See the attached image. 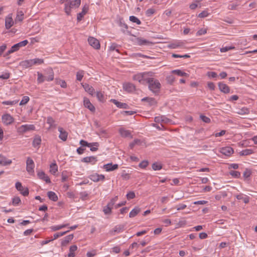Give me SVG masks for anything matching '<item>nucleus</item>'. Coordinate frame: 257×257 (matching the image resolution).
Instances as JSON below:
<instances>
[{
  "label": "nucleus",
  "mask_w": 257,
  "mask_h": 257,
  "mask_svg": "<svg viewBox=\"0 0 257 257\" xmlns=\"http://www.w3.org/2000/svg\"><path fill=\"white\" fill-rule=\"evenodd\" d=\"M73 234H70L65 236L64 239L62 240L61 245L62 246L66 245L68 243L71 241L73 238Z\"/></svg>",
  "instance_id": "32"
},
{
  "label": "nucleus",
  "mask_w": 257,
  "mask_h": 257,
  "mask_svg": "<svg viewBox=\"0 0 257 257\" xmlns=\"http://www.w3.org/2000/svg\"><path fill=\"white\" fill-rule=\"evenodd\" d=\"M154 73L152 72H144L135 74L133 76V80L138 82L140 84L146 85L147 84L150 76H153Z\"/></svg>",
  "instance_id": "1"
},
{
  "label": "nucleus",
  "mask_w": 257,
  "mask_h": 257,
  "mask_svg": "<svg viewBox=\"0 0 257 257\" xmlns=\"http://www.w3.org/2000/svg\"><path fill=\"white\" fill-rule=\"evenodd\" d=\"M253 153L252 149H246L239 152L240 156H248Z\"/></svg>",
  "instance_id": "42"
},
{
  "label": "nucleus",
  "mask_w": 257,
  "mask_h": 257,
  "mask_svg": "<svg viewBox=\"0 0 257 257\" xmlns=\"http://www.w3.org/2000/svg\"><path fill=\"white\" fill-rule=\"evenodd\" d=\"M69 225V224H62L59 225H55L51 226L50 228L53 231H55L66 227Z\"/></svg>",
  "instance_id": "30"
},
{
  "label": "nucleus",
  "mask_w": 257,
  "mask_h": 257,
  "mask_svg": "<svg viewBox=\"0 0 257 257\" xmlns=\"http://www.w3.org/2000/svg\"><path fill=\"white\" fill-rule=\"evenodd\" d=\"M129 20L133 23H136L137 25H140L141 24V21L136 17L131 16L129 18Z\"/></svg>",
  "instance_id": "48"
},
{
  "label": "nucleus",
  "mask_w": 257,
  "mask_h": 257,
  "mask_svg": "<svg viewBox=\"0 0 257 257\" xmlns=\"http://www.w3.org/2000/svg\"><path fill=\"white\" fill-rule=\"evenodd\" d=\"M44 72L46 74H49L48 76H45L42 73L40 72H37V74L38 76L37 78V83L38 84H41L43 83L45 81H51L54 79V74L53 70L51 68H48L44 70Z\"/></svg>",
  "instance_id": "2"
},
{
  "label": "nucleus",
  "mask_w": 257,
  "mask_h": 257,
  "mask_svg": "<svg viewBox=\"0 0 257 257\" xmlns=\"http://www.w3.org/2000/svg\"><path fill=\"white\" fill-rule=\"evenodd\" d=\"M185 42L184 41L177 40L172 42L168 45V48L170 49H184L185 46Z\"/></svg>",
  "instance_id": "7"
},
{
  "label": "nucleus",
  "mask_w": 257,
  "mask_h": 257,
  "mask_svg": "<svg viewBox=\"0 0 257 257\" xmlns=\"http://www.w3.org/2000/svg\"><path fill=\"white\" fill-rule=\"evenodd\" d=\"M220 153L222 154L229 156L233 153V150L230 147H223L220 149Z\"/></svg>",
  "instance_id": "23"
},
{
  "label": "nucleus",
  "mask_w": 257,
  "mask_h": 257,
  "mask_svg": "<svg viewBox=\"0 0 257 257\" xmlns=\"http://www.w3.org/2000/svg\"><path fill=\"white\" fill-rule=\"evenodd\" d=\"M21 202L20 197L15 196L12 199V204L14 206H18Z\"/></svg>",
  "instance_id": "50"
},
{
  "label": "nucleus",
  "mask_w": 257,
  "mask_h": 257,
  "mask_svg": "<svg viewBox=\"0 0 257 257\" xmlns=\"http://www.w3.org/2000/svg\"><path fill=\"white\" fill-rule=\"evenodd\" d=\"M124 230V226L122 225H118L115 226L114 228L110 231L111 235H114L115 232L119 233Z\"/></svg>",
  "instance_id": "29"
},
{
  "label": "nucleus",
  "mask_w": 257,
  "mask_h": 257,
  "mask_svg": "<svg viewBox=\"0 0 257 257\" xmlns=\"http://www.w3.org/2000/svg\"><path fill=\"white\" fill-rule=\"evenodd\" d=\"M156 123H160L161 126L163 127V124L168 123L171 121V120L164 115L156 116L154 119Z\"/></svg>",
  "instance_id": "12"
},
{
  "label": "nucleus",
  "mask_w": 257,
  "mask_h": 257,
  "mask_svg": "<svg viewBox=\"0 0 257 257\" xmlns=\"http://www.w3.org/2000/svg\"><path fill=\"white\" fill-rule=\"evenodd\" d=\"M28 43V41L27 40L21 41L17 44L13 45L11 48L7 52V55L13 53L18 51L20 48L25 46Z\"/></svg>",
  "instance_id": "6"
},
{
  "label": "nucleus",
  "mask_w": 257,
  "mask_h": 257,
  "mask_svg": "<svg viewBox=\"0 0 257 257\" xmlns=\"http://www.w3.org/2000/svg\"><path fill=\"white\" fill-rule=\"evenodd\" d=\"M96 96L98 100L101 102L105 101V98L104 93L101 91H97L96 94Z\"/></svg>",
  "instance_id": "39"
},
{
  "label": "nucleus",
  "mask_w": 257,
  "mask_h": 257,
  "mask_svg": "<svg viewBox=\"0 0 257 257\" xmlns=\"http://www.w3.org/2000/svg\"><path fill=\"white\" fill-rule=\"evenodd\" d=\"M152 168L155 171L160 170L162 168V166L160 163L156 162L153 164Z\"/></svg>",
  "instance_id": "51"
},
{
  "label": "nucleus",
  "mask_w": 257,
  "mask_h": 257,
  "mask_svg": "<svg viewBox=\"0 0 257 257\" xmlns=\"http://www.w3.org/2000/svg\"><path fill=\"white\" fill-rule=\"evenodd\" d=\"M83 104L85 107L87 108L91 111H94L95 110V107L90 102L89 99L86 97H84L83 99Z\"/></svg>",
  "instance_id": "24"
},
{
  "label": "nucleus",
  "mask_w": 257,
  "mask_h": 257,
  "mask_svg": "<svg viewBox=\"0 0 257 257\" xmlns=\"http://www.w3.org/2000/svg\"><path fill=\"white\" fill-rule=\"evenodd\" d=\"M97 161L96 157L94 156L86 157L82 159V162L86 163H90L92 165L95 164Z\"/></svg>",
  "instance_id": "25"
},
{
  "label": "nucleus",
  "mask_w": 257,
  "mask_h": 257,
  "mask_svg": "<svg viewBox=\"0 0 257 257\" xmlns=\"http://www.w3.org/2000/svg\"><path fill=\"white\" fill-rule=\"evenodd\" d=\"M123 89L128 92H132L136 90V86L130 82H126L123 84Z\"/></svg>",
  "instance_id": "16"
},
{
  "label": "nucleus",
  "mask_w": 257,
  "mask_h": 257,
  "mask_svg": "<svg viewBox=\"0 0 257 257\" xmlns=\"http://www.w3.org/2000/svg\"><path fill=\"white\" fill-rule=\"evenodd\" d=\"M19 65L24 69H26L33 66V60L28 59L20 62Z\"/></svg>",
  "instance_id": "19"
},
{
  "label": "nucleus",
  "mask_w": 257,
  "mask_h": 257,
  "mask_svg": "<svg viewBox=\"0 0 257 257\" xmlns=\"http://www.w3.org/2000/svg\"><path fill=\"white\" fill-rule=\"evenodd\" d=\"M24 13L22 11L18 12L16 17V21L21 22L23 20Z\"/></svg>",
  "instance_id": "53"
},
{
  "label": "nucleus",
  "mask_w": 257,
  "mask_h": 257,
  "mask_svg": "<svg viewBox=\"0 0 257 257\" xmlns=\"http://www.w3.org/2000/svg\"><path fill=\"white\" fill-rule=\"evenodd\" d=\"M37 175L39 179L45 181L47 183H50L51 180L49 177L42 171H39Z\"/></svg>",
  "instance_id": "20"
},
{
  "label": "nucleus",
  "mask_w": 257,
  "mask_h": 257,
  "mask_svg": "<svg viewBox=\"0 0 257 257\" xmlns=\"http://www.w3.org/2000/svg\"><path fill=\"white\" fill-rule=\"evenodd\" d=\"M210 15V13L207 10L202 11L201 13L197 15V17L200 18H204L207 17Z\"/></svg>",
  "instance_id": "44"
},
{
  "label": "nucleus",
  "mask_w": 257,
  "mask_h": 257,
  "mask_svg": "<svg viewBox=\"0 0 257 257\" xmlns=\"http://www.w3.org/2000/svg\"><path fill=\"white\" fill-rule=\"evenodd\" d=\"M110 101L113 103L117 107L120 108L126 109L128 108V105L125 103H122L114 99H110Z\"/></svg>",
  "instance_id": "27"
},
{
  "label": "nucleus",
  "mask_w": 257,
  "mask_h": 257,
  "mask_svg": "<svg viewBox=\"0 0 257 257\" xmlns=\"http://www.w3.org/2000/svg\"><path fill=\"white\" fill-rule=\"evenodd\" d=\"M126 198L128 200H130L133 199L135 197V193L133 191H130L128 192L126 195Z\"/></svg>",
  "instance_id": "61"
},
{
  "label": "nucleus",
  "mask_w": 257,
  "mask_h": 257,
  "mask_svg": "<svg viewBox=\"0 0 257 257\" xmlns=\"http://www.w3.org/2000/svg\"><path fill=\"white\" fill-rule=\"evenodd\" d=\"M47 123L49 124V128H55L56 127V124L55 123V120L52 117H48L47 118Z\"/></svg>",
  "instance_id": "34"
},
{
  "label": "nucleus",
  "mask_w": 257,
  "mask_h": 257,
  "mask_svg": "<svg viewBox=\"0 0 257 257\" xmlns=\"http://www.w3.org/2000/svg\"><path fill=\"white\" fill-rule=\"evenodd\" d=\"M200 118L204 122L209 123L210 122V119L204 115H201Z\"/></svg>",
  "instance_id": "62"
},
{
  "label": "nucleus",
  "mask_w": 257,
  "mask_h": 257,
  "mask_svg": "<svg viewBox=\"0 0 257 257\" xmlns=\"http://www.w3.org/2000/svg\"><path fill=\"white\" fill-rule=\"evenodd\" d=\"M84 72L83 70H79L76 73V79L81 81L83 77Z\"/></svg>",
  "instance_id": "45"
},
{
  "label": "nucleus",
  "mask_w": 257,
  "mask_h": 257,
  "mask_svg": "<svg viewBox=\"0 0 257 257\" xmlns=\"http://www.w3.org/2000/svg\"><path fill=\"white\" fill-rule=\"evenodd\" d=\"M89 44L96 49L100 48V44L97 39L93 37H89L88 39Z\"/></svg>",
  "instance_id": "15"
},
{
  "label": "nucleus",
  "mask_w": 257,
  "mask_h": 257,
  "mask_svg": "<svg viewBox=\"0 0 257 257\" xmlns=\"http://www.w3.org/2000/svg\"><path fill=\"white\" fill-rule=\"evenodd\" d=\"M15 187L18 191H19L21 194L24 196H27L29 195V189L28 188L24 187L22 183L20 182H17L15 184Z\"/></svg>",
  "instance_id": "9"
},
{
  "label": "nucleus",
  "mask_w": 257,
  "mask_h": 257,
  "mask_svg": "<svg viewBox=\"0 0 257 257\" xmlns=\"http://www.w3.org/2000/svg\"><path fill=\"white\" fill-rule=\"evenodd\" d=\"M147 84L149 85V89L153 93H157L160 91L161 84L159 80L154 79L153 76H150Z\"/></svg>",
  "instance_id": "4"
},
{
  "label": "nucleus",
  "mask_w": 257,
  "mask_h": 257,
  "mask_svg": "<svg viewBox=\"0 0 257 257\" xmlns=\"http://www.w3.org/2000/svg\"><path fill=\"white\" fill-rule=\"evenodd\" d=\"M47 195L49 198L53 201H56L58 200L57 194L53 191H49L47 193Z\"/></svg>",
  "instance_id": "38"
},
{
  "label": "nucleus",
  "mask_w": 257,
  "mask_h": 257,
  "mask_svg": "<svg viewBox=\"0 0 257 257\" xmlns=\"http://www.w3.org/2000/svg\"><path fill=\"white\" fill-rule=\"evenodd\" d=\"M58 131L60 133L59 138L63 141H66L67 139L68 133L62 127H59Z\"/></svg>",
  "instance_id": "22"
},
{
  "label": "nucleus",
  "mask_w": 257,
  "mask_h": 257,
  "mask_svg": "<svg viewBox=\"0 0 257 257\" xmlns=\"http://www.w3.org/2000/svg\"><path fill=\"white\" fill-rule=\"evenodd\" d=\"M77 249V246L76 245H73L70 246L69 247V252L66 256V257H75V251Z\"/></svg>",
  "instance_id": "28"
},
{
  "label": "nucleus",
  "mask_w": 257,
  "mask_h": 257,
  "mask_svg": "<svg viewBox=\"0 0 257 257\" xmlns=\"http://www.w3.org/2000/svg\"><path fill=\"white\" fill-rule=\"evenodd\" d=\"M112 208V207L109 206L108 204H107V206L103 208V211L104 212V214H109L111 213Z\"/></svg>",
  "instance_id": "54"
},
{
  "label": "nucleus",
  "mask_w": 257,
  "mask_h": 257,
  "mask_svg": "<svg viewBox=\"0 0 257 257\" xmlns=\"http://www.w3.org/2000/svg\"><path fill=\"white\" fill-rule=\"evenodd\" d=\"M118 197L117 196H115L113 198H112L110 202L108 203L109 206H112L114 205L115 202L117 200Z\"/></svg>",
  "instance_id": "63"
},
{
  "label": "nucleus",
  "mask_w": 257,
  "mask_h": 257,
  "mask_svg": "<svg viewBox=\"0 0 257 257\" xmlns=\"http://www.w3.org/2000/svg\"><path fill=\"white\" fill-rule=\"evenodd\" d=\"M41 138L39 136H36L34 138L33 142V146L35 148L39 147V145L41 143Z\"/></svg>",
  "instance_id": "33"
},
{
  "label": "nucleus",
  "mask_w": 257,
  "mask_h": 257,
  "mask_svg": "<svg viewBox=\"0 0 257 257\" xmlns=\"http://www.w3.org/2000/svg\"><path fill=\"white\" fill-rule=\"evenodd\" d=\"M10 78V73L9 72H5L0 75V78L2 79H8Z\"/></svg>",
  "instance_id": "64"
},
{
  "label": "nucleus",
  "mask_w": 257,
  "mask_h": 257,
  "mask_svg": "<svg viewBox=\"0 0 257 257\" xmlns=\"http://www.w3.org/2000/svg\"><path fill=\"white\" fill-rule=\"evenodd\" d=\"M207 29L201 28L196 33V36H200L207 33Z\"/></svg>",
  "instance_id": "57"
},
{
  "label": "nucleus",
  "mask_w": 257,
  "mask_h": 257,
  "mask_svg": "<svg viewBox=\"0 0 257 257\" xmlns=\"http://www.w3.org/2000/svg\"><path fill=\"white\" fill-rule=\"evenodd\" d=\"M12 163L11 160L8 159L5 157L0 158V164L3 166H7L10 165Z\"/></svg>",
  "instance_id": "37"
},
{
  "label": "nucleus",
  "mask_w": 257,
  "mask_h": 257,
  "mask_svg": "<svg viewBox=\"0 0 257 257\" xmlns=\"http://www.w3.org/2000/svg\"><path fill=\"white\" fill-rule=\"evenodd\" d=\"M141 211V209L138 207H135L129 213V217L133 218L135 217Z\"/></svg>",
  "instance_id": "36"
},
{
  "label": "nucleus",
  "mask_w": 257,
  "mask_h": 257,
  "mask_svg": "<svg viewBox=\"0 0 257 257\" xmlns=\"http://www.w3.org/2000/svg\"><path fill=\"white\" fill-rule=\"evenodd\" d=\"M85 91L91 96H94L95 93L94 88L87 83L81 84Z\"/></svg>",
  "instance_id": "18"
},
{
  "label": "nucleus",
  "mask_w": 257,
  "mask_h": 257,
  "mask_svg": "<svg viewBox=\"0 0 257 257\" xmlns=\"http://www.w3.org/2000/svg\"><path fill=\"white\" fill-rule=\"evenodd\" d=\"M13 14H9L5 18V27L7 29H10L14 25Z\"/></svg>",
  "instance_id": "13"
},
{
  "label": "nucleus",
  "mask_w": 257,
  "mask_h": 257,
  "mask_svg": "<svg viewBox=\"0 0 257 257\" xmlns=\"http://www.w3.org/2000/svg\"><path fill=\"white\" fill-rule=\"evenodd\" d=\"M137 42L138 44L140 46L147 45L150 43L149 41L141 38H138Z\"/></svg>",
  "instance_id": "40"
},
{
  "label": "nucleus",
  "mask_w": 257,
  "mask_h": 257,
  "mask_svg": "<svg viewBox=\"0 0 257 257\" xmlns=\"http://www.w3.org/2000/svg\"><path fill=\"white\" fill-rule=\"evenodd\" d=\"M29 100H30V98L28 96H24L23 97L22 99L21 100V101H20V105H23L26 104V103H27L28 102Z\"/></svg>",
  "instance_id": "56"
},
{
  "label": "nucleus",
  "mask_w": 257,
  "mask_h": 257,
  "mask_svg": "<svg viewBox=\"0 0 257 257\" xmlns=\"http://www.w3.org/2000/svg\"><path fill=\"white\" fill-rule=\"evenodd\" d=\"M118 132L123 138H132L131 132L129 130H126L123 127H120L118 130Z\"/></svg>",
  "instance_id": "17"
},
{
  "label": "nucleus",
  "mask_w": 257,
  "mask_h": 257,
  "mask_svg": "<svg viewBox=\"0 0 257 257\" xmlns=\"http://www.w3.org/2000/svg\"><path fill=\"white\" fill-rule=\"evenodd\" d=\"M35 164L33 160L30 157L27 158L26 161V170L30 175L34 173Z\"/></svg>",
  "instance_id": "8"
},
{
  "label": "nucleus",
  "mask_w": 257,
  "mask_h": 257,
  "mask_svg": "<svg viewBox=\"0 0 257 257\" xmlns=\"http://www.w3.org/2000/svg\"><path fill=\"white\" fill-rule=\"evenodd\" d=\"M229 174L235 178H238L240 176V173L236 171H231Z\"/></svg>",
  "instance_id": "52"
},
{
  "label": "nucleus",
  "mask_w": 257,
  "mask_h": 257,
  "mask_svg": "<svg viewBox=\"0 0 257 257\" xmlns=\"http://www.w3.org/2000/svg\"><path fill=\"white\" fill-rule=\"evenodd\" d=\"M148 165V162L146 160L142 161L139 165V167L142 169L146 168Z\"/></svg>",
  "instance_id": "60"
},
{
  "label": "nucleus",
  "mask_w": 257,
  "mask_h": 257,
  "mask_svg": "<svg viewBox=\"0 0 257 257\" xmlns=\"http://www.w3.org/2000/svg\"><path fill=\"white\" fill-rule=\"evenodd\" d=\"M251 171L250 170L246 169L243 172V176L245 179H247L251 175Z\"/></svg>",
  "instance_id": "59"
},
{
  "label": "nucleus",
  "mask_w": 257,
  "mask_h": 257,
  "mask_svg": "<svg viewBox=\"0 0 257 257\" xmlns=\"http://www.w3.org/2000/svg\"><path fill=\"white\" fill-rule=\"evenodd\" d=\"M35 126L32 124H23L17 128V131L19 134H24L28 132L34 131Z\"/></svg>",
  "instance_id": "5"
},
{
  "label": "nucleus",
  "mask_w": 257,
  "mask_h": 257,
  "mask_svg": "<svg viewBox=\"0 0 257 257\" xmlns=\"http://www.w3.org/2000/svg\"><path fill=\"white\" fill-rule=\"evenodd\" d=\"M58 171V166L55 163H52L50 166V172L53 175Z\"/></svg>",
  "instance_id": "41"
},
{
  "label": "nucleus",
  "mask_w": 257,
  "mask_h": 257,
  "mask_svg": "<svg viewBox=\"0 0 257 257\" xmlns=\"http://www.w3.org/2000/svg\"><path fill=\"white\" fill-rule=\"evenodd\" d=\"M234 49V47H233V46H225V47H222L220 49V52L224 53V52H226L229 50H232Z\"/></svg>",
  "instance_id": "58"
},
{
  "label": "nucleus",
  "mask_w": 257,
  "mask_h": 257,
  "mask_svg": "<svg viewBox=\"0 0 257 257\" xmlns=\"http://www.w3.org/2000/svg\"><path fill=\"white\" fill-rule=\"evenodd\" d=\"M172 73L175 74L180 76L188 77L189 74L187 73L183 72L180 69H176L172 71Z\"/></svg>",
  "instance_id": "35"
},
{
  "label": "nucleus",
  "mask_w": 257,
  "mask_h": 257,
  "mask_svg": "<svg viewBox=\"0 0 257 257\" xmlns=\"http://www.w3.org/2000/svg\"><path fill=\"white\" fill-rule=\"evenodd\" d=\"M2 120L3 123L6 125L11 124L14 121V117L9 113H6L2 115Z\"/></svg>",
  "instance_id": "10"
},
{
  "label": "nucleus",
  "mask_w": 257,
  "mask_h": 257,
  "mask_svg": "<svg viewBox=\"0 0 257 257\" xmlns=\"http://www.w3.org/2000/svg\"><path fill=\"white\" fill-rule=\"evenodd\" d=\"M89 179L94 182H97L100 181H104L105 176L102 174L94 173L89 176Z\"/></svg>",
  "instance_id": "14"
},
{
  "label": "nucleus",
  "mask_w": 257,
  "mask_h": 257,
  "mask_svg": "<svg viewBox=\"0 0 257 257\" xmlns=\"http://www.w3.org/2000/svg\"><path fill=\"white\" fill-rule=\"evenodd\" d=\"M235 197L238 200H242L245 203H247L249 201V197L243 194H237Z\"/></svg>",
  "instance_id": "31"
},
{
  "label": "nucleus",
  "mask_w": 257,
  "mask_h": 257,
  "mask_svg": "<svg viewBox=\"0 0 257 257\" xmlns=\"http://www.w3.org/2000/svg\"><path fill=\"white\" fill-rule=\"evenodd\" d=\"M118 167V165L116 164H112V163H108L105 164L103 166V168L107 172H110L114 171L117 169Z\"/></svg>",
  "instance_id": "21"
},
{
  "label": "nucleus",
  "mask_w": 257,
  "mask_h": 257,
  "mask_svg": "<svg viewBox=\"0 0 257 257\" xmlns=\"http://www.w3.org/2000/svg\"><path fill=\"white\" fill-rule=\"evenodd\" d=\"M19 100L4 101L2 103L4 105H14L18 103Z\"/></svg>",
  "instance_id": "43"
},
{
  "label": "nucleus",
  "mask_w": 257,
  "mask_h": 257,
  "mask_svg": "<svg viewBox=\"0 0 257 257\" xmlns=\"http://www.w3.org/2000/svg\"><path fill=\"white\" fill-rule=\"evenodd\" d=\"M142 100L143 101L147 100V101L151 105H155L156 103V102L155 99H154L153 98H149V97L144 98L143 99H142Z\"/></svg>",
  "instance_id": "55"
},
{
  "label": "nucleus",
  "mask_w": 257,
  "mask_h": 257,
  "mask_svg": "<svg viewBox=\"0 0 257 257\" xmlns=\"http://www.w3.org/2000/svg\"><path fill=\"white\" fill-rule=\"evenodd\" d=\"M91 146H89L90 151L92 152H95L97 150L98 147L99 146V144L97 142L91 143H90Z\"/></svg>",
  "instance_id": "46"
},
{
  "label": "nucleus",
  "mask_w": 257,
  "mask_h": 257,
  "mask_svg": "<svg viewBox=\"0 0 257 257\" xmlns=\"http://www.w3.org/2000/svg\"><path fill=\"white\" fill-rule=\"evenodd\" d=\"M249 112V109L247 107H242V108L238 110L237 113L241 115L247 114Z\"/></svg>",
  "instance_id": "49"
},
{
  "label": "nucleus",
  "mask_w": 257,
  "mask_h": 257,
  "mask_svg": "<svg viewBox=\"0 0 257 257\" xmlns=\"http://www.w3.org/2000/svg\"><path fill=\"white\" fill-rule=\"evenodd\" d=\"M81 0H72L67 2L64 5V11L67 16L71 15L72 9L78 8L80 6Z\"/></svg>",
  "instance_id": "3"
},
{
  "label": "nucleus",
  "mask_w": 257,
  "mask_h": 257,
  "mask_svg": "<svg viewBox=\"0 0 257 257\" xmlns=\"http://www.w3.org/2000/svg\"><path fill=\"white\" fill-rule=\"evenodd\" d=\"M33 63L34 65H39L42 64L44 63V59L41 58H34L33 59Z\"/></svg>",
  "instance_id": "47"
},
{
  "label": "nucleus",
  "mask_w": 257,
  "mask_h": 257,
  "mask_svg": "<svg viewBox=\"0 0 257 257\" xmlns=\"http://www.w3.org/2000/svg\"><path fill=\"white\" fill-rule=\"evenodd\" d=\"M89 10V5L87 4H85L82 9L81 12L77 14V20L80 22L82 20L84 16L87 13Z\"/></svg>",
  "instance_id": "11"
},
{
  "label": "nucleus",
  "mask_w": 257,
  "mask_h": 257,
  "mask_svg": "<svg viewBox=\"0 0 257 257\" xmlns=\"http://www.w3.org/2000/svg\"><path fill=\"white\" fill-rule=\"evenodd\" d=\"M218 87L219 90L224 93H228L230 91L229 87L225 83L222 82H219L218 83Z\"/></svg>",
  "instance_id": "26"
}]
</instances>
